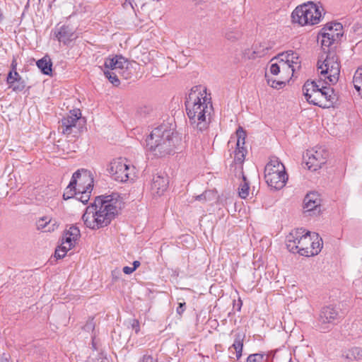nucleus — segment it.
<instances>
[{"mask_svg": "<svg viewBox=\"0 0 362 362\" xmlns=\"http://www.w3.org/2000/svg\"><path fill=\"white\" fill-rule=\"evenodd\" d=\"M122 207V201L117 194L96 197L93 204L88 206L83 220L85 225L93 230L107 226L117 215Z\"/></svg>", "mask_w": 362, "mask_h": 362, "instance_id": "obj_1", "label": "nucleus"}, {"mask_svg": "<svg viewBox=\"0 0 362 362\" xmlns=\"http://www.w3.org/2000/svg\"><path fill=\"white\" fill-rule=\"evenodd\" d=\"M301 66L299 54L293 50L279 54L269 62V72L266 74L268 84L278 88L293 77Z\"/></svg>", "mask_w": 362, "mask_h": 362, "instance_id": "obj_2", "label": "nucleus"}, {"mask_svg": "<svg viewBox=\"0 0 362 362\" xmlns=\"http://www.w3.org/2000/svg\"><path fill=\"white\" fill-rule=\"evenodd\" d=\"M322 239L316 233L303 228L292 230L287 236L288 250L305 257H313L319 254L322 248Z\"/></svg>", "mask_w": 362, "mask_h": 362, "instance_id": "obj_3", "label": "nucleus"}, {"mask_svg": "<svg viewBox=\"0 0 362 362\" xmlns=\"http://www.w3.org/2000/svg\"><path fill=\"white\" fill-rule=\"evenodd\" d=\"M325 14L322 5L318 2L307 1L296 6L291 15V23L300 27L319 24Z\"/></svg>", "mask_w": 362, "mask_h": 362, "instance_id": "obj_4", "label": "nucleus"}, {"mask_svg": "<svg viewBox=\"0 0 362 362\" xmlns=\"http://www.w3.org/2000/svg\"><path fill=\"white\" fill-rule=\"evenodd\" d=\"M172 132L165 125L155 128L147 137L146 151L156 156H164L172 151Z\"/></svg>", "mask_w": 362, "mask_h": 362, "instance_id": "obj_5", "label": "nucleus"}, {"mask_svg": "<svg viewBox=\"0 0 362 362\" xmlns=\"http://www.w3.org/2000/svg\"><path fill=\"white\" fill-rule=\"evenodd\" d=\"M303 92L306 100L315 105L328 108L334 103L333 90L327 87L320 88L315 81H306L303 87Z\"/></svg>", "mask_w": 362, "mask_h": 362, "instance_id": "obj_6", "label": "nucleus"}, {"mask_svg": "<svg viewBox=\"0 0 362 362\" xmlns=\"http://www.w3.org/2000/svg\"><path fill=\"white\" fill-rule=\"evenodd\" d=\"M317 69L320 79L326 84L334 85L339 81L341 63L334 52H329L325 59H319Z\"/></svg>", "mask_w": 362, "mask_h": 362, "instance_id": "obj_7", "label": "nucleus"}, {"mask_svg": "<svg viewBox=\"0 0 362 362\" xmlns=\"http://www.w3.org/2000/svg\"><path fill=\"white\" fill-rule=\"evenodd\" d=\"M264 178L267 185L276 190L282 189L288 177L284 164L277 158H272L264 168Z\"/></svg>", "mask_w": 362, "mask_h": 362, "instance_id": "obj_8", "label": "nucleus"}, {"mask_svg": "<svg viewBox=\"0 0 362 362\" xmlns=\"http://www.w3.org/2000/svg\"><path fill=\"white\" fill-rule=\"evenodd\" d=\"M71 181L77 190V199L83 204L88 203L93 187V173L88 170H78L73 175Z\"/></svg>", "mask_w": 362, "mask_h": 362, "instance_id": "obj_9", "label": "nucleus"}, {"mask_svg": "<svg viewBox=\"0 0 362 362\" xmlns=\"http://www.w3.org/2000/svg\"><path fill=\"white\" fill-rule=\"evenodd\" d=\"M185 110L189 122L197 129H206L211 121L213 107L195 106L192 103H185Z\"/></svg>", "mask_w": 362, "mask_h": 362, "instance_id": "obj_10", "label": "nucleus"}, {"mask_svg": "<svg viewBox=\"0 0 362 362\" xmlns=\"http://www.w3.org/2000/svg\"><path fill=\"white\" fill-rule=\"evenodd\" d=\"M343 35V26L337 22H328L323 25L317 35V40L323 48L329 47Z\"/></svg>", "mask_w": 362, "mask_h": 362, "instance_id": "obj_11", "label": "nucleus"}, {"mask_svg": "<svg viewBox=\"0 0 362 362\" xmlns=\"http://www.w3.org/2000/svg\"><path fill=\"white\" fill-rule=\"evenodd\" d=\"M192 103L195 106L209 107L212 108L211 93L208 92L206 86L202 85L195 86L191 88L188 93L185 103Z\"/></svg>", "mask_w": 362, "mask_h": 362, "instance_id": "obj_12", "label": "nucleus"}, {"mask_svg": "<svg viewBox=\"0 0 362 362\" xmlns=\"http://www.w3.org/2000/svg\"><path fill=\"white\" fill-rule=\"evenodd\" d=\"M246 132L243 127H239L235 132V136L230 137L228 145V147L233 148L235 146L234 151V161L236 163L242 164L247 154V149L245 146Z\"/></svg>", "mask_w": 362, "mask_h": 362, "instance_id": "obj_13", "label": "nucleus"}, {"mask_svg": "<svg viewBox=\"0 0 362 362\" xmlns=\"http://www.w3.org/2000/svg\"><path fill=\"white\" fill-rule=\"evenodd\" d=\"M110 170L116 180L125 182L129 178L130 167L126 159L119 158L110 163Z\"/></svg>", "mask_w": 362, "mask_h": 362, "instance_id": "obj_14", "label": "nucleus"}, {"mask_svg": "<svg viewBox=\"0 0 362 362\" xmlns=\"http://www.w3.org/2000/svg\"><path fill=\"white\" fill-rule=\"evenodd\" d=\"M306 156L305 164L311 171L320 169L327 161V153L322 149L308 151Z\"/></svg>", "mask_w": 362, "mask_h": 362, "instance_id": "obj_15", "label": "nucleus"}, {"mask_svg": "<svg viewBox=\"0 0 362 362\" xmlns=\"http://www.w3.org/2000/svg\"><path fill=\"white\" fill-rule=\"evenodd\" d=\"M81 117L79 110L70 111L69 113L62 119V132L64 134H69L71 129L76 124L77 121Z\"/></svg>", "mask_w": 362, "mask_h": 362, "instance_id": "obj_16", "label": "nucleus"}, {"mask_svg": "<svg viewBox=\"0 0 362 362\" xmlns=\"http://www.w3.org/2000/svg\"><path fill=\"white\" fill-rule=\"evenodd\" d=\"M168 187V180L161 176H155L151 185V192L154 197H159L164 194Z\"/></svg>", "mask_w": 362, "mask_h": 362, "instance_id": "obj_17", "label": "nucleus"}, {"mask_svg": "<svg viewBox=\"0 0 362 362\" xmlns=\"http://www.w3.org/2000/svg\"><path fill=\"white\" fill-rule=\"evenodd\" d=\"M80 236L81 233L78 228L74 226H71L64 232L62 243L67 245L68 248L72 249L75 247Z\"/></svg>", "mask_w": 362, "mask_h": 362, "instance_id": "obj_18", "label": "nucleus"}, {"mask_svg": "<svg viewBox=\"0 0 362 362\" xmlns=\"http://www.w3.org/2000/svg\"><path fill=\"white\" fill-rule=\"evenodd\" d=\"M127 64V60L122 56L115 55L107 57L104 64V70L115 71L119 73Z\"/></svg>", "mask_w": 362, "mask_h": 362, "instance_id": "obj_19", "label": "nucleus"}, {"mask_svg": "<svg viewBox=\"0 0 362 362\" xmlns=\"http://www.w3.org/2000/svg\"><path fill=\"white\" fill-rule=\"evenodd\" d=\"M6 83L9 88L13 91H21L25 88L22 77L17 71H10L6 78Z\"/></svg>", "mask_w": 362, "mask_h": 362, "instance_id": "obj_20", "label": "nucleus"}, {"mask_svg": "<svg viewBox=\"0 0 362 362\" xmlns=\"http://www.w3.org/2000/svg\"><path fill=\"white\" fill-rule=\"evenodd\" d=\"M267 53V48L261 43H255L250 48L244 50L243 54L246 59L261 57Z\"/></svg>", "mask_w": 362, "mask_h": 362, "instance_id": "obj_21", "label": "nucleus"}, {"mask_svg": "<svg viewBox=\"0 0 362 362\" xmlns=\"http://www.w3.org/2000/svg\"><path fill=\"white\" fill-rule=\"evenodd\" d=\"M36 225L38 230L45 233L53 232L58 228L57 221L48 216H43L39 218Z\"/></svg>", "mask_w": 362, "mask_h": 362, "instance_id": "obj_22", "label": "nucleus"}, {"mask_svg": "<svg viewBox=\"0 0 362 362\" xmlns=\"http://www.w3.org/2000/svg\"><path fill=\"white\" fill-rule=\"evenodd\" d=\"M245 337V334L242 332L235 333L234 341L231 346L229 348L230 351L234 349L237 360H239L242 356Z\"/></svg>", "mask_w": 362, "mask_h": 362, "instance_id": "obj_23", "label": "nucleus"}, {"mask_svg": "<svg viewBox=\"0 0 362 362\" xmlns=\"http://www.w3.org/2000/svg\"><path fill=\"white\" fill-rule=\"evenodd\" d=\"M337 311L332 307H325L322 309L320 315V321L322 323H333L337 318Z\"/></svg>", "mask_w": 362, "mask_h": 362, "instance_id": "obj_24", "label": "nucleus"}, {"mask_svg": "<svg viewBox=\"0 0 362 362\" xmlns=\"http://www.w3.org/2000/svg\"><path fill=\"white\" fill-rule=\"evenodd\" d=\"M320 199L317 194L309 193L304 198V209L308 211H313L320 206Z\"/></svg>", "mask_w": 362, "mask_h": 362, "instance_id": "obj_25", "label": "nucleus"}, {"mask_svg": "<svg viewBox=\"0 0 362 362\" xmlns=\"http://www.w3.org/2000/svg\"><path fill=\"white\" fill-rule=\"evenodd\" d=\"M37 66L44 74L51 75L52 63L49 57H45L38 60Z\"/></svg>", "mask_w": 362, "mask_h": 362, "instance_id": "obj_26", "label": "nucleus"}, {"mask_svg": "<svg viewBox=\"0 0 362 362\" xmlns=\"http://www.w3.org/2000/svg\"><path fill=\"white\" fill-rule=\"evenodd\" d=\"M353 84L354 88L362 98V66L358 67L355 71L353 77Z\"/></svg>", "mask_w": 362, "mask_h": 362, "instance_id": "obj_27", "label": "nucleus"}, {"mask_svg": "<svg viewBox=\"0 0 362 362\" xmlns=\"http://www.w3.org/2000/svg\"><path fill=\"white\" fill-rule=\"evenodd\" d=\"M250 192V186L249 183L247 182L245 177L243 176V181L240 184L238 187V194L239 197L242 199H246Z\"/></svg>", "mask_w": 362, "mask_h": 362, "instance_id": "obj_28", "label": "nucleus"}, {"mask_svg": "<svg viewBox=\"0 0 362 362\" xmlns=\"http://www.w3.org/2000/svg\"><path fill=\"white\" fill-rule=\"evenodd\" d=\"M74 196H76L77 198V190H75V186L72 181H71L69 186L66 188L63 197L64 199H68Z\"/></svg>", "mask_w": 362, "mask_h": 362, "instance_id": "obj_29", "label": "nucleus"}, {"mask_svg": "<svg viewBox=\"0 0 362 362\" xmlns=\"http://www.w3.org/2000/svg\"><path fill=\"white\" fill-rule=\"evenodd\" d=\"M117 71H109V70H104V74L105 76L108 78L110 83H112L115 86H118L119 84V80L118 79Z\"/></svg>", "mask_w": 362, "mask_h": 362, "instance_id": "obj_30", "label": "nucleus"}, {"mask_svg": "<svg viewBox=\"0 0 362 362\" xmlns=\"http://www.w3.org/2000/svg\"><path fill=\"white\" fill-rule=\"evenodd\" d=\"M70 250L71 248H68L67 245L62 243L61 245L55 250L54 256L57 259H62L66 256L67 252Z\"/></svg>", "mask_w": 362, "mask_h": 362, "instance_id": "obj_31", "label": "nucleus"}, {"mask_svg": "<svg viewBox=\"0 0 362 362\" xmlns=\"http://www.w3.org/2000/svg\"><path fill=\"white\" fill-rule=\"evenodd\" d=\"M264 356L263 354H250L247 358V362H264Z\"/></svg>", "mask_w": 362, "mask_h": 362, "instance_id": "obj_32", "label": "nucleus"}, {"mask_svg": "<svg viewBox=\"0 0 362 362\" xmlns=\"http://www.w3.org/2000/svg\"><path fill=\"white\" fill-rule=\"evenodd\" d=\"M141 263L140 262L136 260L133 262V267H123V272L125 274H132L138 267H139Z\"/></svg>", "mask_w": 362, "mask_h": 362, "instance_id": "obj_33", "label": "nucleus"}, {"mask_svg": "<svg viewBox=\"0 0 362 362\" xmlns=\"http://www.w3.org/2000/svg\"><path fill=\"white\" fill-rule=\"evenodd\" d=\"M66 30H67V28L65 26H63L61 28L60 30L59 31V33L57 35V37L59 41H62V42H65V40H64V37L66 33Z\"/></svg>", "mask_w": 362, "mask_h": 362, "instance_id": "obj_34", "label": "nucleus"}, {"mask_svg": "<svg viewBox=\"0 0 362 362\" xmlns=\"http://www.w3.org/2000/svg\"><path fill=\"white\" fill-rule=\"evenodd\" d=\"M0 362H11V356L9 355V354H0Z\"/></svg>", "mask_w": 362, "mask_h": 362, "instance_id": "obj_35", "label": "nucleus"}, {"mask_svg": "<svg viewBox=\"0 0 362 362\" xmlns=\"http://www.w3.org/2000/svg\"><path fill=\"white\" fill-rule=\"evenodd\" d=\"M185 302L179 303V305H178V307L177 308V314L181 315L184 313V311H185Z\"/></svg>", "mask_w": 362, "mask_h": 362, "instance_id": "obj_36", "label": "nucleus"}, {"mask_svg": "<svg viewBox=\"0 0 362 362\" xmlns=\"http://www.w3.org/2000/svg\"><path fill=\"white\" fill-rule=\"evenodd\" d=\"M18 62L16 58H13L11 64V71H17Z\"/></svg>", "mask_w": 362, "mask_h": 362, "instance_id": "obj_37", "label": "nucleus"}, {"mask_svg": "<svg viewBox=\"0 0 362 362\" xmlns=\"http://www.w3.org/2000/svg\"><path fill=\"white\" fill-rule=\"evenodd\" d=\"M194 199H195V200L201 201V202L206 201V193L204 192L200 195L196 196Z\"/></svg>", "mask_w": 362, "mask_h": 362, "instance_id": "obj_38", "label": "nucleus"}, {"mask_svg": "<svg viewBox=\"0 0 362 362\" xmlns=\"http://www.w3.org/2000/svg\"><path fill=\"white\" fill-rule=\"evenodd\" d=\"M134 322L136 324V327H137V328L136 329V332H138L139 330V321L135 320Z\"/></svg>", "mask_w": 362, "mask_h": 362, "instance_id": "obj_39", "label": "nucleus"}]
</instances>
